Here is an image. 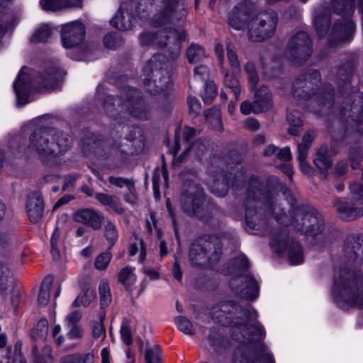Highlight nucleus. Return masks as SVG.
<instances>
[{"label": "nucleus", "instance_id": "nucleus-20", "mask_svg": "<svg viewBox=\"0 0 363 363\" xmlns=\"http://www.w3.org/2000/svg\"><path fill=\"white\" fill-rule=\"evenodd\" d=\"M44 10L56 11L69 6H79L81 0H40Z\"/></svg>", "mask_w": 363, "mask_h": 363}, {"label": "nucleus", "instance_id": "nucleus-31", "mask_svg": "<svg viewBox=\"0 0 363 363\" xmlns=\"http://www.w3.org/2000/svg\"><path fill=\"white\" fill-rule=\"evenodd\" d=\"M186 56L190 63H196L206 56L204 49L198 45H191L187 50Z\"/></svg>", "mask_w": 363, "mask_h": 363}, {"label": "nucleus", "instance_id": "nucleus-48", "mask_svg": "<svg viewBox=\"0 0 363 363\" xmlns=\"http://www.w3.org/2000/svg\"><path fill=\"white\" fill-rule=\"evenodd\" d=\"M245 68L248 74V79L250 83L251 89H254L259 80L255 65L252 62H248L246 64Z\"/></svg>", "mask_w": 363, "mask_h": 363}, {"label": "nucleus", "instance_id": "nucleus-46", "mask_svg": "<svg viewBox=\"0 0 363 363\" xmlns=\"http://www.w3.org/2000/svg\"><path fill=\"white\" fill-rule=\"evenodd\" d=\"M121 337L125 345H130L133 342L130 325L128 320H123L121 326Z\"/></svg>", "mask_w": 363, "mask_h": 363}, {"label": "nucleus", "instance_id": "nucleus-15", "mask_svg": "<svg viewBox=\"0 0 363 363\" xmlns=\"http://www.w3.org/2000/svg\"><path fill=\"white\" fill-rule=\"evenodd\" d=\"M111 24L121 30H128L133 27V18L128 11L127 4H121L116 16L111 20Z\"/></svg>", "mask_w": 363, "mask_h": 363}, {"label": "nucleus", "instance_id": "nucleus-3", "mask_svg": "<svg viewBox=\"0 0 363 363\" xmlns=\"http://www.w3.org/2000/svg\"><path fill=\"white\" fill-rule=\"evenodd\" d=\"M28 150L43 162L66 152L71 145L70 137L53 129L38 130L30 136Z\"/></svg>", "mask_w": 363, "mask_h": 363}, {"label": "nucleus", "instance_id": "nucleus-35", "mask_svg": "<svg viewBox=\"0 0 363 363\" xmlns=\"http://www.w3.org/2000/svg\"><path fill=\"white\" fill-rule=\"evenodd\" d=\"M101 305L102 308L108 306L111 302V294L107 281L102 280L99 285Z\"/></svg>", "mask_w": 363, "mask_h": 363}, {"label": "nucleus", "instance_id": "nucleus-50", "mask_svg": "<svg viewBox=\"0 0 363 363\" xmlns=\"http://www.w3.org/2000/svg\"><path fill=\"white\" fill-rule=\"evenodd\" d=\"M227 48V55L228 57V60L231 65V66L235 69H239L240 64L239 61L235 50V46L231 43H228L226 45Z\"/></svg>", "mask_w": 363, "mask_h": 363}, {"label": "nucleus", "instance_id": "nucleus-18", "mask_svg": "<svg viewBox=\"0 0 363 363\" xmlns=\"http://www.w3.org/2000/svg\"><path fill=\"white\" fill-rule=\"evenodd\" d=\"M131 99L123 102L122 104L123 108H126L130 111V113L135 116L143 118L146 116L145 113V108L143 104L140 100H134L132 97L136 94L137 91L135 89L130 90Z\"/></svg>", "mask_w": 363, "mask_h": 363}, {"label": "nucleus", "instance_id": "nucleus-55", "mask_svg": "<svg viewBox=\"0 0 363 363\" xmlns=\"http://www.w3.org/2000/svg\"><path fill=\"white\" fill-rule=\"evenodd\" d=\"M105 236L106 239L113 244L118 238V233L115 225L112 223H107L105 227Z\"/></svg>", "mask_w": 363, "mask_h": 363}, {"label": "nucleus", "instance_id": "nucleus-16", "mask_svg": "<svg viewBox=\"0 0 363 363\" xmlns=\"http://www.w3.org/2000/svg\"><path fill=\"white\" fill-rule=\"evenodd\" d=\"M177 0H165L162 2L161 10L157 13L155 21L158 25L165 23L177 17Z\"/></svg>", "mask_w": 363, "mask_h": 363}, {"label": "nucleus", "instance_id": "nucleus-58", "mask_svg": "<svg viewBox=\"0 0 363 363\" xmlns=\"http://www.w3.org/2000/svg\"><path fill=\"white\" fill-rule=\"evenodd\" d=\"M188 105L191 115L197 116L201 111V104L196 97L189 96L188 98Z\"/></svg>", "mask_w": 363, "mask_h": 363}, {"label": "nucleus", "instance_id": "nucleus-29", "mask_svg": "<svg viewBox=\"0 0 363 363\" xmlns=\"http://www.w3.org/2000/svg\"><path fill=\"white\" fill-rule=\"evenodd\" d=\"M94 290L91 288L84 289L74 301L75 306H88L95 298Z\"/></svg>", "mask_w": 363, "mask_h": 363}, {"label": "nucleus", "instance_id": "nucleus-64", "mask_svg": "<svg viewBox=\"0 0 363 363\" xmlns=\"http://www.w3.org/2000/svg\"><path fill=\"white\" fill-rule=\"evenodd\" d=\"M277 157L282 160H289L291 158V153L290 148L288 147H286L280 150L277 153Z\"/></svg>", "mask_w": 363, "mask_h": 363}, {"label": "nucleus", "instance_id": "nucleus-51", "mask_svg": "<svg viewBox=\"0 0 363 363\" xmlns=\"http://www.w3.org/2000/svg\"><path fill=\"white\" fill-rule=\"evenodd\" d=\"M109 182L119 188L126 186L130 192H132L134 189V185L131 181L121 177H109Z\"/></svg>", "mask_w": 363, "mask_h": 363}, {"label": "nucleus", "instance_id": "nucleus-57", "mask_svg": "<svg viewBox=\"0 0 363 363\" xmlns=\"http://www.w3.org/2000/svg\"><path fill=\"white\" fill-rule=\"evenodd\" d=\"M36 330L38 332L37 337L39 339H44L46 337L48 332V322L46 319H41L38 321Z\"/></svg>", "mask_w": 363, "mask_h": 363}, {"label": "nucleus", "instance_id": "nucleus-42", "mask_svg": "<svg viewBox=\"0 0 363 363\" xmlns=\"http://www.w3.org/2000/svg\"><path fill=\"white\" fill-rule=\"evenodd\" d=\"M216 95V88L215 84L212 81L206 82L205 84L204 91L201 93V96L205 103L211 102L212 99Z\"/></svg>", "mask_w": 363, "mask_h": 363}, {"label": "nucleus", "instance_id": "nucleus-43", "mask_svg": "<svg viewBox=\"0 0 363 363\" xmlns=\"http://www.w3.org/2000/svg\"><path fill=\"white\" fill-rule=\"evenodd\" d=\"M314 24L318 34L323 37L328 31L329 21L325 17L316 16L314 19Z\"/></svg>", "mask_w": 363, "mask_h": 363}, {"label": "nucleus", "instance_id": "nucleus-22", "mask_svg": "<svg viewBox=\"0 0 363 363\" xmlns=\"http://www.w3.org/2000/svg\"><path fill=\"white\" fill-rule=\"evenodd\" d=\"M95 197L100 203L107 206L109 209L117 213H122L121 203L118 197L104 193L96 194Z\"/></svg>", "mask_w": 363, "mask_h": 363}, {"label": "nucleus", "instance_id": "nucleus-59", "mask_svg": "<svg viewBox=\"0 0 363 363\" xmlns=\"http://www.w3.org/2000/svg\"><path fill=\"white\" fill-rule=\"evenodd\" d=\"M208 74V69L203 65H200L194 69V79L195 80H203Z\"/></svg>", "mask_w": 363, "mask_h": 363}, {"label": "nucleus", "instance_id": "nucleus-6", "mask_svg": "<svg viewBox=\"0 0 363 363\" xmlns=\"http://www.w3.org/2000/svg\"><path fill=\"white\" fill-rule=\"evenodd\" d=\"M204 194L203 189L194 183L184 186L181 199V206L184 212L190 216H195L204 219Z\"/></svg>", "mask_w": 363, "mask_h": 363}, {"label": "nucleus", "instance_id": "nucleus-21", "mask_svg": "<svg viewBox=\"0 0 363 363\" xmlns=\"http://www.w3.org/2000/svg\"><path fill=\"white\" fill-rule=\"evenodd\" d=\"M203 240H200L198 242H195L191 245L190 250V258L191 259L198 265L206 264L208 256L206 250H204L201 246Z\"/></svg>", "mask_w": 363, "mask_h": 363}, {"label": "nucleus", "instance_id": "nucleus-44", "mask_svg": "<svg viewBox=\"0 0 363 363\" xmlns=\"http://www.w3.org/2000/svg\"><path fill=\"white\" fill-rule=\"evenodd\" d=\"M58 73H48L46 77H43V86L47 90L55 89L59 80Z\"/></svg>", "mask_w": 363, "mask_h": 363}, {"label": "nucleus", "instance_id": "nucleus-11", "mask_svg": "<svg viewBox=\"0 0 363 363\" xmlns=\"http://www.w3.org/2000/svg\"><path fill=\"white\" fill-rule=\"evenodd\" d=\"M271 97L268 88L261 86L255 91V101L253 104L248 101H243L240 106V111L245 115L265 111L271 105Z\"/></svg>", "mask_w": 363, "mask_h": 363}, {"label": "nucleus", "instance_id": "nucleus-37", "mask_svg": "<svg viewBox=\"0 0 363 363\" xmlns=\"http://www.w3.org/2000/svg\"><path fill=\"white\" fill-rule=\"evenodd\" d=\"M13 278L7 266L0 265V290H5L11 286Z\"/></svg>", "mask_w": 363, "mask_h": 363}, {"label": "nucleus", "instance_id": "nucleus-53", "mask_svg": "<svg viewBox=\"0 0 363 363\" xmlns=\"http://www.w3.org/2000/svg\"><path fill=\"white\" fill-rule=\"evenodd\" d=\"M211 189L218 196H224L228 191V185L225 182L216 181L212 184Z\"/></svg>", "mask_w": 363, "mask_h": 363}, {"label": "nucleus", "instance_id": "nucleus-10", "mask_svg": "<svg viewBox=\"0 0 363 363\" xmlns=\"http://www.w3.org/2000/svg\"><path fill=\"white\" fill-rule=\"evenodd\" d=\"M84 34V26L79 21H74L63 25L61 28L62 46L66 49L81 48Z\"/></svg>", "mask_w": 363, "mask_h": 363}, {"label": "nucleus", "instance_id": "nucleus-38", "mask_svg": "<svg viewBox=\"0 0 363 363\" xmlns=\"http://www.w3.org/2000/svg\"><path fill=\"white\" fill-rule=\"evenodd\" d=\"M51 283L48 279L44 280L38 296V302L40 306H45L50 299Z\"/></svg>", "mask_w": 363, "mask_h": 363}, {"label": "nucleus", "instance_id": "nucleus-17", "mask_svg": "<svg viewBox=\"0 0 363 363\" xmlns=\"http://www.w3.org/2000/svg\"><path fill=\"white\" fill-rule=\"evenodd\" d=\"M335 206L342 219L353 220L363 216V208H354L345 200H337Z\"/></svg>", "mask_w": 363, "mask_h": 363}, {"label": "nucleus", "instance_id": "nucleus-54", "mask_svg": "<svg viewBox=\"0 0 363 363\" xmlns=\"http://www.w3.org/2000/svg\"><path fill=\"white\" fill-rule=\"evenodd\" d=\"M69 330L67 332V337L70 340H79L84 336V330L82 326L72 325L68 326Z\"/></svg>", "mask_w": 363, "mask_h": 363}, {"label": "nucleus", "instance_id": "nucleus-28", "mask_svg": "<svg viewBox=\"0 0 363 363\" xmlns=\"http://www.w3.org/2000/svg\"><path fill=\"white\" fill-rule=\"evenodd\" d=\"M311 88V82L296 80L294 84V95L295 97L307 99L311 96L308 90Z\"/></svg>", "mask_w": 363, "mask_h": 363}, {"label": "nucleus", "instance_id": "nucleus-13", "mask_svg": "<svg viewBox=\"0 0 363 363\" xmlns=\"http://www.w3.org/2000/svg\"><path fill=\"white\" fill-rule=\"evenodd\" d=\"M26 211L30 220L38 222L43 214V201L41 196L38 193L30 194L26 201Z\"/></svg>", "mask_w": 363, "mask_h": 363}, {"label": "nucleus", "instance_id": "nucleus-60", "mask_svg": "<svg viewBox=\"0 0 363 363\" xmlns=\"http://www.w3.org/2000/svg\"><path fill=\"white\" fill-rule=\"evenodd\" d=\"M313 137L311 133H306L302 139V142L298 146V152H299V148L301 146L303 147V149L306 150V152L307 153L308 148L311 146V144L313 141Z\"/></svg>", "mask_w": 363, "mask_h": 363}, {"label": "nucleus", "instance_id": "nucleus-41", "mask_svg": "<svg viewBox=\"0 0 363 363\" xmlns=\"http://www.w3.org/2000/svg\"><path fill=\"white\" fill-rule=\"evenodd\" d=\"M161 359V350L159 346L153 345L147 350L145 360L147 363H160Z\"/></svg>", "mask_w": 363, "mask_h": 363}, {"label": "nucleus", "instance_id": "nucleus-1", "mask_svg": "<svg viewBox=\"0 0 363 363\" xmlns=\"http://www.w3.org/2000/svg\"><path fill=\"white\" fill-rule=\"evenodd\" d=\"M247 23L248 37L252 41L262 42L272 36L277 24L275 12L252 15V6L247 2L239 4L229 15V24L235 30L242 29Z\"/></svg>", "mask_w": 363, "mask_h": 363}, {"label": "nucleus", "instance_id": "nucleus-33", "mask_svg": "<svg viewBox=\"0 0 363 363\" xmlns=\"http://www.w3.org/2000/svg\"><path fill=\"white\" fill-rule=\"evenodd\" d=\"M206 118L215 129L222 128L221 113L218 108L209 109L206 113Z\"/></svg>", "mask_w": 363, "mask_h": 363}, {"label": "nucleus", "instance_id": "nucleus-34", "mask_svg": "<svg viewBox=\"0 0 363 363\" xmlns=\"http://www.w3.org/2000/svg\"><path fill=\"white\" fill-rule=\"evenodd\" d=\"M289 260L291 265H297L303 262V252L298 244L290 246L289 250Z\"/></svg>", "mask_w": 363, "mask_h": 363}, {"label": "nucleus", "instance_id": "nucleus-63", "mask_svg": "<svg viewBox=\"0 0 363 363\" xmlns=\"http://www.w3.org/2000/svg\"><path fill=\"white\" fill-rule=\"evenodd\" d=\"M252 363H275V362L272 354L267 352Z\"/></svg>", "mask_w": 363, "mask_h": 363}, {"label": "nucleus", "instance_id": "nucleus-52", "mask_svg": "<svg viewBox=\"0 0 363 363\" xmlns=\"http://www.w3.org/2000/svg\"><path fill=\"white\" fill-rule=\"evenodd\" d=\"M224 82L226 86L232 89L235 96L238 97L240 94V88L238 80L232 75L225 74Z\"/></svg>", "mask_w": 363, "mask_h": 363}, {"label": "nucleus", "instance_id": "nucleus-4", "mask_svg": "<svg viewBox=\"0 0 363 363\" xmlns=\"http://www.w3.org/2000/svg\"><path fill=\"white\" fill-rule=\"evenodd\" d=\"M165 57L162 55H154L144 68L146 77L143 78L144 85L150 94H156L167 89L170 82L169 76H164L162 63Z\"/></svg>", "mask_w": 363, "mask_h": 363}, {"label": "nucleus", "instance_id": "nucleus-12", "mask_svg": "<svg viewBox=\"0 0 363 363\" xmlns=\"http://www.w3.org/2000/svg\"><path fill=\"white\" fill-rule=\"evenodd\" d=\"M32 70L28 67H23L13 83V89L16 94L18 106H24L28 102L30 91Z\"/></svg>", "mask_w": 363, "mask_h": 363}, {"label": "nucleus", "instance_id": "nucleus-49", "mask_svg": "<svg viewBox=\"0 0 363 363\" xmlns=\"http://www.w3.org/2000/svg\"><path fill=\"white\" fill-rule=\"evenodd\" d=\"M111 259V254L108 252L99 255L95 261V267L99 270H104L108 267Z\"/></svg>", "mask_w": 363, "mask_h": 363}, {"label": "nucleus", "instance_id": "nucleus-61", "mask_svg": "<svg viewBox=\"0 0 363 363\" xmlns=\"http://www.w3.org/2000/svg\"><path fill=\"white\" fill-rule=\"evenodd\" d=\"M104 45L109 49H115L118 46V43L116 40V36L113 34H107L104 39Z\"/></svg>", "mask_w": 363, "mask_h": 363}, {"label": "nucleus", "instance_id": "nucleus-47", "mask_svg": "<svg viewBox=\"0 0 363 363\" xmlns=\"http://www.w3.org/2000/svg\"><path fill=\"white\" fill-rule=\"evenodd\" d=\"M308 153L306 152V150L303 149V147L301 146L299 148L298 160L299 161V165L301 170L307 174H311L312 172L311 167L308 164L306 159L307 157Z\"/></svg>", "mask_w": 363, "mask_h": 363}, {"label": "nucleus", "instance_id": "nucleus-39", "mask_svg": "<svg viewBox=\"0 0 363 363\" xmlns=\"http://www.w3.org/2000/svg\"><path fill=\"white\" fill-rule=\"evenodd\" d=\"M175 324L180 331L187 335H193L195 331L192 323L186 318L184 316L177 317L175 320Z\"/></svg>", "mask_w": 363, "mask_h": 363}, {"label": "nucleus", "instance_id": "nucleus-5", "mask_svg": "<svg viewBox=\"0 0 363 363\" xmlns=\"http://www.w3.org/2000/svg\"><path fill=\"white\" fill-rule=\"evenodd\" d=\"M333 296L337 305L344 309L347 306L363 308V281L355 287H349L342 280H336L334 284Z\"/></svg>", "mask_w": 363, "mask_h": 363}, {"label": "nucleus", "instance_id": "nucleus-25", "mask_svg": "<svg viewBox=\"0 0 363 363\" xmlns=\"http://www.w3.org/2000/svg\"><path fill=\"white\" fill-rule=\"evenodd\" d=\"M106 317V313L104 309H101L98 314L97 320L92 326L91 334L94 339L104 341L106 338V329L104 325V320Z\"/></svg>", "mask_w": 363, "mask_h": 363}, {"label": "nucleus", "instance_id": "nucleus-56", "mask_svg": "<svg viewBox=\"0 0 363 363\" xmlns=\"http://www.w3.org/2000/svg\"><path fill=\"white\" fill-rule=\"evenodd\" d=\"M82 313L80 311H74L69 313L65 318V323L67 326L77 325V323L82 318Z\"/></svg>", "mask_w": 363, "mask_h": 363}, {"label": "nucleus", "instance_id": "nucleus-40", "mask_svg": "<svg viewBox=\"0 0 363 363\" xmlns=\"http://www.w3.org/2000/svg\"><path fill=\"white\" fill-rule=\"evenodd\" d=\"M51 33L50 28L48 26H43L33 35L31 40L33 43H44L48 40Z\"/></svg>", "mask_w": 363, "mask_h": 363}, {"label": "nucleus", "instance_id": "nucleus-8", "mask_svg": "<svg viewBox=\"0 0 363 363\" xmlns=\"http://www.w3.org/2000/svg\"><path fill=\"white\" fill-rule=\"evenodd\" d=\"M311 54V41L305 32L293 35L287 44L285 55L295 64L306 60Z\"/></svg>", "mask_w": 363, "mask_h": 363}, {"label": "nucleus", "instance_id": "nucleus-24", "mask_svg": "<svg viewBox=\"0 0 363 363\" xmlns=\"http://www.w3.org/2000/svg\"><path fill=\"white\" fill-rule=\"evenodd\" d=\"M134 272V267H126L118 274L119 282L128 290H132L136 283L137 278Z\"/></svg>", "mask_w": 363, "mask_h": 363}, {"label": "nucleus", "instance_id": "nucleus-45", "mask_svg": "<svg viewBox=\"0 0 363 363\" xmlns=\"http://www.w3.org/2000/svg\"><path fill=\"white\" fill-rule=\"evenodd\" d=\"M138 252H140L139 262H143L145 259L146 250L142 240H139L138 242L133 243L130 247V255L133 256Z\"/></svg>", "mask_w": 363, "mask_h": 363}, {"label": "nucleus", "instance_id": "nucleus-30", "mask_svg": "<svg viewBox=\"0 0 363 363\" xmlns=\"http://www.w3.org/2000/svg\"><path fill=\"white\" fill-rule=\"evenodd\" d=\"M252 203H248L246 207V223L247 225L252 230H258L259 225L261 223L259 216L255 212L252 208Z\"/></svg>", "mask_w": 363, "mask_h": 363}, {"label": "nucleus", "instance_id": "nucleus-27", "mask_svg": "<svg viewBox=\"0 0 363 363\" xmlns=\"http://www.w3.org/2000/svg\"><path fill=\"white\" fill-rule=\"evenodd\" d=\"M354 28L352 21L345 20L342 24H335L334 26V32L340 38V40L343 41L352 34Z\"/></svg>", "mask_w": 363, "mask_h": 363}, {"label": "nucleus", "instance_id": "nucleus-9", "mask_svg": "<svg viewBox=\"0 0 363 363\" xmlns=\"http://www.w3.org/2000/svg\"><path fill=\"white\" fill-rule=\"evenodd\" d=\"M186 33L183 30H177L174 29H163L159 31L155 36L152 33H145L140 37V43L141 45H153L156 46H163L167 44V40L173 43H177L179 41L185 39ZM179 53V46L178 44L175 45V50L171 56V59L177 57Z\"/></svg>", "mask_w": 363, "mask_h": 363}, {"label": "nucleus", "instance_id": "nucleus-26", "mask_svg": "<svg viewBox=\"0 0 363 363\" xmlns=\"http://www.w3.org/2000/svg\"><path fill=\"white\" fill-rule=\"evenodd\" d=\"M286 118L290 125L288 133L291 135H296L299 133V128L303 125L300 113L297 111L290 112L287 114Z\"/></svg>", "mask_w": 363, "mask_h": 363}, {"label": "nucleus", "instance_id": "nucleus-19", "mask_svg": "<svg viewBox=\"0 0 363 363\" xmlns=\"http://www.w3.org/2000/svg\"><path fill=\"white\" fill-rule=\"evenodd\" d=\"M259 286L257 282L250 276L245 277L243 289L240 296L248 300H254L258 297Z\"/></svg>", "mask_w": 363, "mask_h": 363}, {"label": "nucleus", "instance_id": "nucleus-62", "mask_svg": "<svg viewBox=\"0 0 363 363\" xmlns=\"http://www.w3.org/2000/svg\"><path fill=\"white\" fill-rule=\"evenodd\" d=\"M79 363H94V356L93 353L88 352L86 354L77 353Z\"/></svg>", "mask_w": 363, "mask_h": 363}, {"label": "nucleus", "instance_id": "nucleus-32", "mask_svg": "<svg viewBox=\"0 0 363 363\" xmlns=\"http://www.w3.org/2000/svg\"><path fill=\"white\" fill-rule=\"evenodd\" d=\"M314 164L322 171H325L330 167L332 161L326 155L325 148H321L318 151L316 157L314 158Z\"/></svg>", "mask_w": 363, "mask_h": 363}, {"label": "nucleus", "instance_id": "nucleus-2", "mask_svg": "<svg viewBox=\"0 0 363 363\" xmlns=\"http://www.w3.org/2000/svg\"><path fill=\"white\" fill-rule=\"evenodd\" d=\"M216 318L223 324H234L241 335L250 342L258 341L264 335V330L258 323H250L257 317V312L250 306L243 308L232 301L221 303Z\"/></svg>", "mask_w": 363, "mask_h": 363}, {"label": "nucleus", "instance_id": "nucleus-14", "mask_svg": "<svg viewBox=\"0 0 363 363\" xmlns=\"http://www.w3.org/2000/svg\"><path fill=\"white\" fill-rule=\"evenodd\" d=\"M76 221L86 224L96 230L101 227L104 217L99 212L93 209H82L76 212L74 215Z\"/></svg>", "mask_w": 363, "mask_h": 363}, {"label": "nucleus", "instance_id": "nucleus-36", "mask_svg": "<svg viewBox=\"0 0 363 363\" xmlns=\"http://www.w3.org/2000/svg\"><path fill=\"white\" fill-rule=\"evenodd\" d=\"M205 150L206 147L203 143L196 142L190 147H189L177 160L174 161V163L179 164L180 162H182L183 160H184L185 156L189 152H192L196 157H200Z\"/></svg>", "mask_w": 363, "mask_h": 363}, {"label": "nucleus", "instance_id": "nucleus-7", "mask_svg": "<svg viewBox=\"0 0 363 363\" xmlns=\"http://www.w3.org/2000/svg\"><path fill=\"white\" fill-rule=\"evenodd\" d=\"M291 225L297 230L311 235H315L323 229L322 216L313 211H306L303 208L296 209Z\"/></svg>", "mask_w": 363, "mask_h": 363}, {"label": "nucleus", "instance_id": "nucleus-23", "mask_svg": "<svg viewBox=\"0 0 363 363\" xmlns=\"http://www.w3.org/2000/svg\"><path fill=\"white\" fill-rule=\"evenodd\" d=\"M354 0H332V9L343 17L350 16L354 11Z\"/></svg>", "mask_w": 363, "mask_h": 363}]
</instances>
